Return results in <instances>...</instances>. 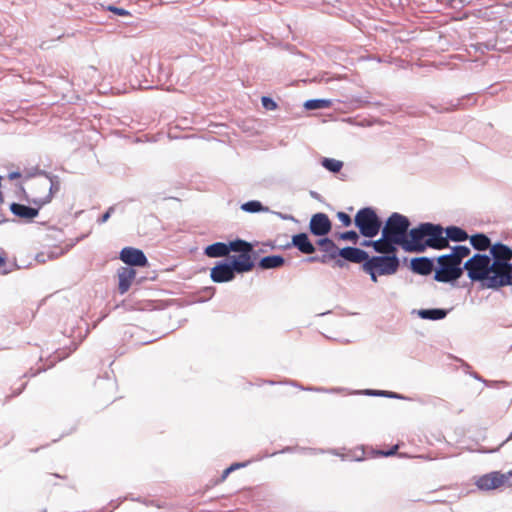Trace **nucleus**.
<instances>
[{"label":"nucleus","mask_w":512,"mask_h":512,"mask_svg":"<svg viewBox=\"0 0 512 512\" xmlns=\"http://www.w3.org/2000/svg\"><path fill=\"white\" fill-rule=\"evenodd\" d=\"M404 251L424 253L428 248L442 250L445 243L443 227L432 222H421L410 229Z\"/></svg>","instance_id":"1"},{"label":"nucleus","mask_w":512,"mask_h":512,"mask_svg":"<svg viewBox=\"0 0 512 512\" xmlns=\"http://www.w3.org/2000/svg\"><path fill=\"white\" fill-rule=\"evenodd\" d=\"M464 272L472 283L482 288L498 291L503 288L501 276L496 273L486 253H474L463 264Z\"/></svg>","instance_id":"2"},{"label":"nucleus","mask_w":512,"mask_h":512,"mask_svg":"<svg viewBox=\"0 0 512 512\" xmlns=\"http://www.w3.org/2000/svg\"><path fill=\"white\" fill-rule=\"evenodd\" d=\"M401 260L398 253H389L382 255H370L363 263V272L369 275L370 280L374 283L378 282L381 276H392L396 274L400 268Z\"/></svg>","instance_id":"3"},{"label":"nucleus","mask_w":512,"mask_h":512,"mask_svg":"<svg viewBox=\"0 0 512 512\" xmlns=\"http://www.w3.org/2000/svg\"><path fill=\"white\" fill-rule=\"evenodd\" d=\"M435 273L433 279L440 283L456 286L463 276L464 269L455 257L449 252L435 257Z\"/></svg>","instance_id":"4"},{"label":"nucleus","mask_w":512,"mask_h":512,"mask_svg":"<svg viewBox=\"0 0 512 512\" xmlns=\"http://www.w3.org/2000/svg\"><path fill=\"white\" fill-rule=\"evenodd\" d=\"M410 219L398 212H393L385 221L382 223L380 232H383L398 248L404 250L405 242L408 239V234L411 229Z\"/></svg>","instance_id":"5"},{"label":"nucleus","mask_w":512,"mask_h":512,"mask_svg":"<svg viewBox=\"0 0 512 512\" xmlns=\"http://www.w3.org/2000/svg\"><path fill=\"white\" fill-rule=\"evenodd\" d=\"M354 225L364 238L376 237L382 228V219L374 207L360 208L354 216Z\"/></svg>","instance_id":"6"},{"label":"nucleus","mask_w":512,"mask_h":512,"mask_svg":"<svg viewBox=\"0 0 512 512\" xmlns=\"http://www.w3.org/2000/svg\"><path fill=\"white\" fill-rule=\"evenodd\" d=\"M496 273L501 276L503 283L512 267V248L501 241L495 242L487 254Z\"/></svg>","instance_id":"7"},{"label":"nucleus","mask_w":512,"mask_h":512,"mask_svg":"<svg viewBox=\"0 0 512 512\" xmlns=\"http://www.w3.org/2000/svg\"><path fill=\"white\" fill-rule=\"evenodd\" d=\"M254 247L255 244L253 243L244 250H241L239 253L228 256L239 274L252 271L254 267L257 266V259L260 253L266 252L263 248L255 250Z\"/></svg>","instance_id":"8"},{"label":"nucleus","mask_w":512,"mask_h":512,"mask_svg":"<svg viewBox=\"0 0 512 512\" xmlns=\"http://www.w3.org/2000/svg\"><path fill=\"white\" fill-rule=\"evenodd\" d=\"M367 257L368 251L356 246H345L343 248H339L337 258L334 261V266L344 268L346 267V263L350 262L361 264V269H363V263Z\"/></svg>","instance_id":"9"},{"label":"nucleus","mask_w":512,"mask_h":512,"mask_svg":"<svg viewBox=\"0 0 512 512\" xmlns=\"http://www.w3.org/2000/svg\"><path fill=\"white\" fill-rule=\"evenodd\" d=\"M239 274L228 257L217 261L210 269V278L214 283H228Z\"/></svg>","instance_id":"10"},{"label":"nucleus","mask_w":512,"mask_h":512,"mask_svg":"<svg viewBox=\"0 0 512 512\" xmlns=\"http://www.w3.org/2000/svg\"><path fill=\"white\" fill-rule=\"evenodd\" d=\"M510 477H512V471L507 473L492 471L479 476L475 481V485L481 491L495 490L504 486Z\"/></svg>","instance_id":"11"},{"label":"nucleus","mask_w":512,"mask_h":512,"mask_svg":"<svg viewBox=\"0 0 512 512\" xmlns=\"http://www.w3.org/2000/svg\"><path fill=\"white\" fill-rule=\"evenodd\" d=\"M316 245L324 254L321 256H309L307 258L308 262H320L326 264L328 263L329 260L335 261V259L337 258V252L339 251V247L331 238H329L328 236L318 238V240L316 241Z\"/></svg>","instance_id":"12"},{"label":"nucleus","mask_w":512,"mask_h":512,"mask_svg":"<svg viewBox=\"0 0 512 512\" xmlns=\"http://www.w3.org/2000/svg\"><path fill=\"white\" fill-rule=\"evenodd\" d=\"M332 227V221L324 212L313 214L308 224L309 232L319 238L327 236L332 231Z\"/></svg>","instance_id":"13"},{"label":"nucleus","mask_w":512,"mask_h":512,"mask_svg":"<svg viewBox=\"0 0 512 512\" xmlns=\"http://www.w3.org/2000/svg\"><path fill=\"white\" fill-rule=\"evenodd\" d=\"M120 260L128 265L127 267H145L148 265V259L145 253L138 248L124 247L119 253Z\"/></svg>","instance_id":"14"},{"label":"nucleus","mask_w":512,"mask_h":512,"mask_svg":"<svg viewBox=\"0 0 512 512\" xmlns=\"http://www.w3.org/2000/svg\"><path fill=\"white\" fill-rule=\"evenodd\" d=\"M292 247H295L303 254L311 255L316 252V246L311 242L308 234L305 232L292 235L291 242L281 246L283 249Z\"/></svg>","instance_id":"15"},{"label":"nucleus","mask_w":512,"mask_h":512,"mask_svg":"<svg viewBox=\"0 0 512 512\" xmlns=\"http://www.w3.org/2000/svg\"><path fill=\"white\" fill-rule=\"evenodd\" d=\"M409 269L417 275H430L436 269L435 258L427 256L413 257L410 259Z\"/></svg>","instance_id":"16"},{"label":"nucleus","mask_w":512,"mask_h":512,"mask_svg":"<svg viewBox=\"0 0 512 512\" xmlns=\"http://www.w3.org/2000/svg\"><path fill=\"white\" fill-rule=\"evenodd\" d=\"M443 235L445 240V243H443V249L449 246V241L461 243L469 238L467 231L456 225H449L446 228H443Z\"/></svg>","instance_id":"17"},{"label":"nucleus","mask_w":512,"mask_h":512,"mask_svg":"<svg viewBox=\"0 0 512 512\" xmlns=\"http://www.w3.org/2000/svg\"><path fill=\"white\" fill-rule=\"evenodd\" d=\"M9 209L14 216L23 219L26 222H31L39 215V208H34L18 202H12Z\"/></svg>","instance_id":"18"},{"label":"nucleus","mask_w":512,"mask_h":512,"mask_svg":"<svg viewBox=\"0 0 512 512\" xmlns=\"http://www.w3.org/2000/svg\"><path fill=\"white\" fill-rule=\"evenodd\" d=\"M135 277L136 270L132 267H121L118 270V290L120 294H125L129 290Z\"/></svg>","instance_id":"19"},{"label":"nucleus","mask_w":512,"mask_h":512,"mask_svg":"<svg viewBox=\"0 0 512 512\" xmlns=\"http://www.w3.org/2000/svg\"><path fill=\"white\" fill-rule=\"evenodd\" d=\"M450 311L451 309L445 308H421L413 313L423 320L438 321L445 319Z\"/></svg>","instance_id":"20"},{"label":"nucleus","mask_w":512,"mask_h":512,"mask_svg":"<svg viewBox=\"0 0 512 512\" xmlns=\"http://www.w3.org/2000/svg\"><path fill=\"white\" fill-rule=\"evenodd\" d=\"M468 240L471 247L478 251L477 253H482L487 250L490 251V248L494 244L488 235L483 232H477L475 234L469 235Z\"/></svg>","instance_id":"21"},{"label":"nucleus","mask_w":512,"mask_h":512,"mask_svg":"<svg viewBox=\"0 0 512 512\" xmlns=\"http://www.w3.org/2000/svg\"><path fill=\"white\" fill-rule=\"evenodd\" d=\"M376 255L389 254V253H398L399 248L387 237L383 232H381V237L377 240H374V245L372 247Z\"/></svg>","instance_id":"22"},{"label":"nucleus","mask_w":512,"mask_h":512,"mask_svg":"<svg viewBox=\"0 0 512 512\" xmlns=\"http://www.w3.org/2000/svg\"><path fill=\"white\" fill-rule=\"evenodd\" d=\"M285 258L280 254L267 255L257 261V267L261 270L277 269L285 264Z\"/></svg>","instance_id":"23"},{"label":"nucleus","mask_w":512,"mask_h":512,"mask_svg":"<svg viewBox=\"0 0 512 512\" xmlns=\"http://www.w3.org/2000/svg\"><path fill=\"white\" fill-rule=\"evenodd\" d=\"M352 394H361V395H366V396H371V397H385V398L399 399V400H410L409 397H407L403 394L393 392V391H388V390L364 389V390L353 391Z\"/></svg>","instance_id":"24"},{"label":"nucleus","mask_w":512,"mask_h":512,"mask_svg":"<svg viewBox=\"0 0 512 512\" xmlns=\"http://www.w3.org/2000/svg\"><path fill=\"white\" fill-rule=\"evenodd\" d=\"M204 255L209 258H226L228 254L226 242H214L204 248Z\"/></svg>","instance_id":"25"},{"label":"nucleus","mask_w":512,"mask_h":512,"mask_svg":"<svg viewBox=\"0 0 512 512\" xmlns=\"http://www.w3.org/2000/svg\"><path fill=\"white\" fill-rule=\"evenodd\" d=\"M279 384L291 385L304 391H313L318 393H339L344 391V388L304 387L294 380H284L279 382Z\"/></svg>","instance_id":"26"},{"label":"nucleus","mask_w":512,"mask_h":512,"mask_svg":"<svg viewBox=\"0 0 512 512\" xmlns=\"http://www.w3.org/2000/svg\"><path fill=\"white\" fill-rule=\"evenodd\" d=\"M332 100L326 98L308 99L304 102L303 107L306 110H320L330 108Z\"/></svg>","instance_id":"27"},{"label":"nucleus","mask_w":512,"mask_h":512,"mask_svg":"<svg viewBox=\"0 0 512 512\" xmlns=\"http://www.w3.org/2000/svg\"><path fill=\"white\" fill-rule=\"evenodd\" d=\"M320 164L322 165L323 168H325L327 171L333 174L339 173L344 166L343 161L329 157H322L320 160Z\"/></svg>","instance_id":"28"},{"label":"nucleus","mask_w":512,"mask_h":512,"mask_svg":"<svg viewBox=\"0 0 512 512\" xmlns=\"http://www.w3.org/2000/svg\"><path fill=\"white\" fill-rule=\"evenodd\" d=\"M241 210L247 213L269 212V208L264 206L259 200H249L241 204Z\"/></svg>","instance_id":"29"},{"label":"nucleus","mask_w":512,"mask_h":512,"mask_svg":"<svg viewBox=\"0 0 512 512\" xmlns=\"http://www.w3.org/2000/svg\"><path fill=\"white\" fill-rule=\"evenodd\" d=\"M450 253L455 257V259L463 265L464 258H467L471 254V249L467 245H455L450 248Z\"/></svg>","instance_id":"30"},{"label":"nucleus","mask_w":512,"mask_h":512,"mask_svg":"<svg viewBox=\"0 0 512 512\" xmlns=\"http://www.w3.org/2000/svg\"><path fill=\"white\" fill-rule=\"evenodd\" d=\"M251 244H253V242H248L241 238H236L234 240L226 242L229 255L231 252H235L237 254L241 250H244L245 248L249 247Z\"/></svg>","instance_id":"31"},{"label":"nucleus","mask_w":512,"mask_h":512,"mask_svg":"<svg viewBox=\"0 0 512 512\" xmlns=\"http://www.w3.org/2000/svg\"><path fill=\"white\" fill-rule=\"evenodd\" d=\"M471 47L475 49V51L480 53H485L486 51H494L497 49V40L490 39L485 42H477L475 44H471Z\"/></svg>","instance_id":"32"},{"label":"nucleus","mask_w":512,"mask_h":512,"mask_svg":"<svg viewBox=\"0 0 512 512\" xmlns=\"http://www.w3.org/2000/svg\"><path fill=\"white\" fill-rule=\"evenodd\" d=\"M250 463V461H244V462H234L232 463L230 466H228L226 469L223 470L222 474H221V477H220V482H223L226 480V478L234 471L240 469V468H244L246 466H248V464Z\"/></svg>","instance_id":"33"},{"label":"nucleus","mask_w":512,"mask_h":512,"mask_svg":"<svg viewBox=\"0 0 512 512\" xmlns=\"http://www.w3.org/2000/svg\"><path fill=\"white\" fill-rule=\"evenodd\" d=\"M294 451H298L301 453H309V454H317V453H324L323 449H316V448H305V447H292V446H286L282 450L279 451V453H292Z\"/></svg>","instance_id":"34"},{"label":"nucleus","mask_w":512,"mask_h":512,"mask_svg":"<svg viewBox=\"0 0 512 512\" xmlns=\"http://www.w3.org/2000/svg\"><path fill=\"white\" fill-rule=\"evenodd\" d=\"M359 235H360L359 231L356 232L355 230H347V231L338 233L337 238L339 240L350 241V242L356 244L359 240Z\"/></svg>","instance_id":"35"},{"label":"nucleus","mask_w":512,"mask_h":512,"mask_svg":"<svg viewBox=\"0 0 512 512\" xmlns=\"http://www.w3.org/2000/svg\"><path fill=\"white\" fill-rule=\"evenodd\" d=\"M261 104H262L263 108H265L266 110H269V111H273L278 108L277 102L270 96H262Z\"/></svg>","instance_id":"36"},{"label":"nucleus","mask_w":512,"mask_h":512,"mask_svg":"<svg viewBox=\"0 0 512 512\" xmlns=\"http://www.w3.org/2000/svg\"><path fill=\"white\" fill-rule=\"evenodd\" d=\"M336 217L344 227H349L352 225V223H354V219H352L351 216L344 211H338Z\"/></svg>","instance_id":"37"},{"label":"nucleus","mask_w":512,"mask_h":512,"mask_svg":"<svg viewBox=\"0 0 512 512\" xmlns=\"http://www.w3.org/2000/svg\"><path fill=\"white\" fill-rule=\"evenodd\" d=\"M49 181H50V186H49V193L48 195H51V198L53 197V195L59 191L60 189V182L58 180V177L57 176H47Z\"/></svg>","instance_id":"38"},{"label":"nucleus","mask_w":512,"mask_h":512,"mask_svg":"<svg viewBox=\"0 0 512 512\" xmlns=\"http://www.w3.org/2000/svg\"><path fill=\"white\" fill-rule=\"evenodd\" d=\"M50 201H51V195H46L45 197L34 198L31 200V202L33 204H35L37 206L36 208H39V210L41 209V207L48 204Z\"/></svg>","instance_id":"39"},{"label":"nucleus","mask_w":512,"mask_h":512,"mask_svg":"<svg viewBox=\"0 0 512 512\" xmlns=\"http://www.w3.org/2000/svg\"><path fill=\"white\" fill-rule=\"evenodd\" d=\"M115 208L113 206L109 207L97 220L99 224H103L109 220L111 215L113 214Z\"/></svg>","instance_id":"40"},{"label":"nucleus","mask_w":512,"mask_h":512,"mask_svg":"<svg viewBox=\"0 0 512 512\" xmlns=\"http://www.w3.org/2000/svg\"><path fill=\"white\" fill-rule=\"evenodd\" d=\"M107 9L117 16H127L130 14L126 9L114 5H109Z\"/></svg>","instance_id":"41"},{"label":"nucleus","mask_w":512,"mask_h":512,"mask_svg":"<svg viewBox=\"0 0 512 512\" xmlns=\"http://www.w3.org/2000/svg\"><path fill=\"white\" fill-rule=\"evenodd\" d=\"M398 448L399 446L398 445H394L392 448H390L389 450H386V451H379V455L383 456V457H390V456H394L397 451H398Z\"/></svg>","instance_id":"42"},{"label":"nucleus","mask_w":512,"mask_h":512,"mask_svg":"<svg viewBox=\"0 0 512 512\" xmlns=\"http://www.w3.org/2000/svg\"><path fill=\"white\" fill-rule=\"evenodd\" d=\"M46 254L48 259H55L59 255L63 254V251L60 250L59 252H56L55 250H49L48 252H46Z\"/></svg>","instance_id":"43"},{"label":"nucleus","mask_w":512,"mask_h":512,"mask_svg":"<svg viewBox=\"0 0 512 512\" xmlns=\"http://www.w3.org/2000/svg\"><path fill=\"white\" fill-rule=\"evenodd\" d=\"M35 259L39 263H45L48 258H47L46 252H40V253L36 254Z\"/></svg>","instance_id":"44"},{"label":"nucleus","mask_w":512,"mask_h":512,"mask_svg":"<svg viewBox=\"0 0 512 512\" xmlns=\"http://www.w3.org/2000/svg\"><path fill=\"white\" fill-rule=\"evenodd\" d=\"M70 353H71V350L68 353L56 352V355L54 356V362L61 361L62 359L66 358Z\"/></svg>","instance_id":"45"},{"label":"nucleus","mask_w":512,"mask_h":512,"mask_svg":"<svg viewBox=\"0 0 512 512\" xmlns=\"http://www.w3.org/2000/svg\"><path fill=\"white\" fill-rule=\"evenodd\" d=\"M512 440V432L509 434V436L495 449H492V450H489L488 452L492 453V452H497L499 451V449L504 445L506 444L508 441Z\"/></svg>","instance_id":"46"},{"label":"nucleus","mask_w":512,"mask_h":512,"mask_svg":"<svg viewBox=\"0 0 512 512\" xmlns=\"http://www.w3.org/2000/svg\"><path fill=\"white\" fill-rule=\"evenodd\" d=\"M374 245V240L373 238L370 239V238H366L364 239L362 242H361V246L363 247H373Z\"/></svg>","instance_id":"47"},{"label":"nucleus","mask_w":512,"mask_h":512,"mask_svg":"<svg viewBox=\"0 0 512 512\" xmlns=\"http://www.w3.org/2000/svg\"><path fill=\"white\" fill-rule=\"evenodd\" d=\"M478 17L488 19L489 18V9L486 8L484 10H479L478 11Z\"/></svg>","instance_id":"48"},{"label":"nucleus","mask_w":512,"mask_h":512,"mask_svg":"<svg viewBox=\"0 0 512 512\" xmlns=\"http://www.w3.org/2000/svg\"><path fill=\"white\" fill-rule=\"evenodd\" d=\"M20 177H21V172H19V171H12V172H10V173H9V175H8V178H9L10 180H15V179H18V178H20Z\"/></svg>","instance_id":"49"},{"label":"nucleus","mask_w":512,"mask_h":512,"mask_svg":"<svg viewBox=\"0 0 512 512\" xmlns=\"http://www.w3.org/2000/svg\"><path fill=\"white\" fill-rule=\"evenodd\" d=\"M275 214L277 216H279L283 220H295L294 217L292 215H289V214H283L281 212H276Z\"/></svg>","instance_id":"50"},{"label":"nucleus","mask_w":512,"mask_h":512,"mask_svg":"<svg viewBox=\"0 0 512 512\" xmlns=\"http://www.w3.org/2000/svg\"><path fill=\"white\" fill-rule=\"evenodd\" d=\"M471 376H472L474 379H476V380H478V381L483 382V383H484L485 385H487V386H488V385H490V382H489V381H487V380L483 379L481 376H479V375H478L477 373H475V372H474V373H471Z\"/></svg>","instance_id":"51"},{"label":"nucleus","mask_w":512,"mask_h":512,"mask_svg":"<svg viewBox=\"0 0 512 512\" xmlns=\"http://www.w3.org/2000/svg\"><path fill=\"white\" fill-rule=\"evenodd\" d=\"M26 387V383L22 384V386L17 389L16 391L13 392V394L11 396L15 397V396H18L22 393V391L25 389Z\"/></svg>","instance_id":"52"},{"label":"nucleus","mask_w":512,"mask_h":512,"mask_svg":"<svg viewBox=\"0 0 512 512\" xmlns=\"http://www.w3.org/2000/svg\"><path fill=\"white\" fill-rule=\"evenodd\" d=\"M26 387V383L22 384V386L17 389L16 391L13 392V394L11 396L15 397V396H18L22 393V391L25 389Z\"/></svg>","instance_id":"53"},{"label":"nucleus","mask_w":512,"mask_h":512,"mask_svg":"<svg viewBox=\"0 0 512 512\" xmlns=\"http://www.w3.org/2000/svg\"><path fill=\"white\" fill-rule=\"evenodd\" d=\"M263 246H268V248H270L271 250L275 249V247H276L272 241H268V242L264 243Z\"/></svg>","instance_id":"54"},{"label":"nucleus","mask_w":512,"mask_h":512,"mask_svg":"<svg viewBox=\"0 0 512 512\" xmlns=\"http://www.w3.org/2000/svg\"><path fill=\"white\" fill-rule=\"evenodd\" d=\"M6 264V257L0 254V267Z\"/></svg>","instance_id":"55"},{"label":"nucleus","mask_w":512,"mask_h":512,"mask_svg":"<svg viewBox=\"0 0 512 512\" xmlns=\"http://www.w3.org/2000/svg\"><path fill=\"white\" fill-rule=\"evenodd\" d=\"M310 195L314 199H319V197H320L319 194L317 192H315V191H310Z\"/></svg>","instance_id":"56"},{"label":"nucleus","mask_w":512,"mask_h":512,"mask_svg":"<svg viewBox=\"0 0 512 512\" xmlns=\"http://www.w3.org/2000/svg\"><path fill=\"white\" fill-rule=\"evenodd\" d=\"M205 291H208L209 293H211V296L214 294L215 292V288L214 287H207L205 288Z\"/></svg>","instance_id":"57"},{"label":"nucleus","mask_w":512,"mask_h":512,"mask_svg":"<svg viewBox=\"0 0 512 512\" xmlns=\"http://www.w3.org/2000/svg\"><path fill=\"white\" fill-rule=\"evenodd\" d=\"M264 383L268 384V385H275L276 384V382L273 381V380H265Z\"/></svg>","instance_id":"58"},{"label":"nucleus","mask_w":512,"mask_h":512,"mask_svg":"<svg viewBox=\"0 0 512 512\" xmlns=\"http://www.w3.org/2000/svg\"><path fill=\"white\" fill-rule=\"evenodd\" d=\"M4 201V196H3V193L0 191V204L3 203Z\"/></svg>","instance_id":"59"},{"label":"nucleus","mask_w":512,"mask_h":512,"mask_svg":"<svg viewBox=\"0 0 512 512\" xmlns=\"http://www.w3.org/2000/svg\"><path fill=\"white\" fill-rule=\"evenodd\" d=\"M8 221H9L8 219H5V218H4V219L0 220V225H1L2 223L8 222Z\"/></svg>","instance_id":"60"},{"label":"nucleus","mask_w":512,"mask_h":512,"mask_svg":"<svg viewBox=\"0 0 512 512\" xmlns=\"http://www.w3.org/2000/svg\"><path fill=\"white\" fill-rule=\"evenodd\" d=\"M53 476H54V477H56V478H60V477H61V476H60V475H58V474H54Z\"/></svg>","instance_id":"61"}]
</instances>
